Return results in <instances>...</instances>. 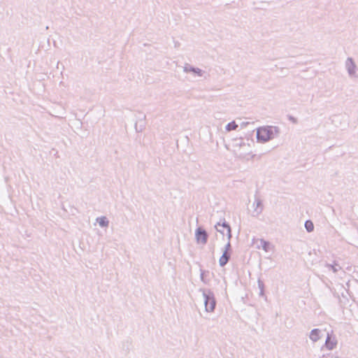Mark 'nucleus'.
Segmentation results:
<instances>
[{
    "mask_svg": "<svg viewBox=\"0 0 358 358\" xmlns=\"http://www.w3.org/2000/svg\"><path fill=\"white\" fill-rule=\"evenodd\" d=\"M183 71L185 73H193L194 74H196L198 76H202L203 71L199 69L194 67L188 64H186L185 66L183 68Z\"/></svg>",
    "mask_w": 358,
    "mask_h": 358,
    "instance_id": "nucleus-6",
    "label": "nucleus"
},
{
    "mask_svg": "<svg viewBox=\"0 0 358 358\" xmlns=\"http://www.w3.org/2000/svg\"><path fill=\"white\" fill-rule=\"evenodd\" d=\"M231 258V252H227L226 251H223L222 255L220 257L219 259L220 266L223 267L224 266Z\"/></svg>",
    "mask_w": 358,
    "mask_h": 358,
    "instance_id": "nucleus-9",
    "label": "nucleus"
},
{
    "mask_svg": "<svg viewBox=\"0 0 358 358\" xmlns=\"http://www.w3.org/2000/svg\"><path fill=\"white\" fill-rule=\"evenodd\" d=\"M289 120H290L292 122H294V123H296V122H297L296 119L295 117H292V116H290V117H289Z\"/></svg>",
    "mask_w": 358,
    "mask_h": 358,
    "instance_id": "nucleus-20",
    "label": "nucleus"
},
{
    "mask_svg": "<svg viewBox=\"0 0 358 358\" xmlns=\"http://www.w3.org/2000/svg\"><path fill=\"white\" fill-rule=\"evenodd\" d=\"M99 224L101 227H107L109 224V221L108 220L106 217H100L96 219Z\"/></svg>",
    "mask_w": 358,
    "mask_h": 358,
    "instance_id": "nucleus-13",
    "label": "nucleus"
},
{
    "mask_svg": "<svg viewBox=\"0 0 358 358\" xmlns=\"http://www.w3.org/2000/svg\"><path fill=\"white\" fill-rule=\"evenodd\" d=\"M327 266L329 268H330L331 269H332L334 273H336L338 270H340L341 268V267L338 264H335V265L328 264Z\"/></svg>",
    "mask_w": 358,
    "mask_h": 358,
    "instance_id": "nucleus-17",
    "label": "nucleus"
},
{
    "mask_svg": "<svg viewBox=\"0 0 358 358\" xmlns=\"http://www.w3.org/2000/svg\"><path fill=\"white\" fill-rule=\"evenodd\" d=\"M337 344V341L334 337H332L329 334H327V337L325 341V346L326 348L331 350H333Z\"/></svg>",
    "mask_w": 358,
    "mask_h": 358,
    "instance_id": "nucleus-8",
    "label": "nucleus"
},
{
    "mask_svg": "<svg viewBox=\"0 0 358 358\" xmlns=\"http://www.w3.org/2000/svg\"><path fill=\"white\" fill-rule=\"evenodd\" d=\"M195 238L197 243L206 244L208 241V234L202 227H198L195 231Z\"/></svg>",
    "mask_w": 358,
    "mask_h": 358,
    "instance_id": "nucleus-3",
    "label": "nucleus"
},
{
    "mask_svg": "<svg viewBox=\"0 0 358 358\" xmlns=\"http://www.w3.org/2000/svg\"><path fill=\"white\" fill-rule=\"evenodd\" d=\"M222 227L226 228L227 229V238H228V243L224 246V251H226L227 252H231V243H230V239L231 238V227L229 224L227 222H223Z\"/></svg>",
    "mask_w": 358,
    "mask_h": 358,
    "instance_id": "nucleus-7",
    "label": "nucleus"
},
{
    "mask_svg": "<svg viewBox=\"0 0 358 358\" xmlns=\"http://www.w3.org/2000/svg\"><path fill=\"white\" fill-rule=\"evenodd\" d=\"M145 115L143 116V118L142 120H139L135 123V129L136 132H141L145 129Z\"/></svg>",
    "mask_w": 358,
    "mask_h": 358,
    "instance_id": "nucleus-11",
    "label": "nucleus"
},
{
    "mask_svg": "<svg viewBox=\"0 0 358 358\" xmlns=\"http://www.w3.org/2000/svg\"><path fill=\"white\" fill-rule=\"evenodd\" d=\"M200 271H201V273H200L201 280L204 284H208V282H210V280L208 278H207V275L209 274V271H203L202 269H200Z\"/></svg>",
    "mask_w": 358,
    "mask_h": 358,
    "instance_id": "nucleus-12",
    "label": "nucleus"
},
{
    "mask_svg": "<svg viewBox=\"0 0 358 358\" xmlns=\"http://www.w3.org/2000/svg\"><path fill=\"white\" fill-rule=\"evenodd\" d=\"M253 210L252 211V217H258L263 211L264 206L262 201L259 198H255L254 203H252Z\"/></svg>",
    "mask_w": 358,
    "mask_h": 358,
    "instance_id": "nucleus-4",
    "label": "nucleus"
},
{
    "mask_svg": "<svg viewBox=\"0 0 358 358\" xmlns=\"http://www.w3.org/2000/svg\"><path fill=\"white\" fill-rule=\"evenodd\" d=\"M238 128V124L235 122V121H232L228 123L226 126V130L227 131H231L236 130Z\"/></svg>",
    "mask_w": 358,
    "mask_h": 358,
    "instance_id": "nucleus-15",
    "label": "nucleus"
},
{
    "mask_svg": "<svg viewBox=\"0 0 358 358\" xmlns=\"http://www.w3.org/2000/svg\"><path fill=\"white\" fill-rule=\"evenodd\" d=\"M304 226L308 232H312L314 230V224L311 220H306Z\"/></svg>",
    "mask_w": 358,
    "mask_h": 358,
    "instance_id": "nucleus-16",
    "label": "nucleus"
},
{
    "mask_svg": "<svg viewBox=\"0 0 358 358\" xmlns=\"http://www.w3.org/2000/svg\"><path fill=\"white\" fill-rule=\"evenodd\" d=\"M202 292L206 311L213 312L216 306L214 294L210 290L206 291L205 289H203Z\"/></svg>",
    "mask_w": 358,
    "mask_h": 358,
    "instance_id": "nucleus-2",
    "label": "nucleus"
},
{
    "mask_svg": "<svg viewBox=\"0 0 358 358\" xmlns=\"http://www.w3.org/2000/svg\"><path fill=\"white\" fill-rule=\"evenodd\" d=\"M258 285H259V287L260 288L261 293H263V292H264V283L259 279L258 280Z\"/></svg>",
    "mask_w": 358,
    "mask_h": 358,
    "instance_id": "nucleus-19",
    "label": "nucleus"
},
{
    "mask_svg": "<svg viewBox=\"0 0 358 358\" xmlns=\"http://www.w3.org/2000/svg\"><path fill=\"white\" fill-rule=\"evenodd\" d=\"M222 227V228H224L222 227V224L221 225L219 222L215 226L216 230L219 232H220L221 234H222L224 235V231H222V229H219L218 227Z\"/></svg>",
    "mask_w": 358,
    "mask_h": 358,
    "instance_id": "nucleus-18",
    "label": "nucleus"
},
{
    "mask_svg": "<svg viewBox=\"0 0 358 358\" xmlns=\"http://www.w3.org/2000/svg\"><path fill=\"white\" fill-rule=\"evenodd\" d=\"M345 67L350 77H353L356 73L357 66L352 57H348L345 61Z\"/></svg>",
    "mask_w": 358,
    "mask_h": 358,
    "instance_id": "nucleus-5",
    "label": "nucleus"
},
{
    "mask_svg": "<svg viewBox=\"0 0 358 358\" xmlns=\"http://www.w3.org/2000/svg\"><path fill=\"white\" fill-rule=\"evenodd\" d=\"M260 245H258V248H262L265 252L269 250L270 243L264 239H260Z\"/></svg>",
    "mask_w": 358,
    "mask_h": 358,
    "instance_id": "nucleus-14",
    "label": "nucleus"
},
{
    "mask_svg": "<svg viewBox=\"0 0 358 358\" xmlns=\"http://www.w3.org/2000/svg\"><path fill=\"white\" fill-rule=\"evenodd\" d=\"M320 333H321V331L319 329H313L310 333V335H309V338L310 339L313 341V342H317V341H319L320 339Z\"/></svg>",
    "mask_w": 358,
    "mask_h": 358,
    "instance_id": "nucleus-10",
    "label": "nucleus"
},
{
    "mask_svg": "<svg viewBox=\"0 0 358 358\" xmlns=\"http://www.w3.org/2000/svg\"><path fill=\"white\" fill-rule=\"evenodd\" d=\"M280 134V129L274 126H264L257 129V139L258 142L266 143Z\"/></svg>",
    "mask_w": 358,
    "mask_h": 358,
    "instance_id": "nucleus-1",
    "label": "nucleus"
}]
</instances>
